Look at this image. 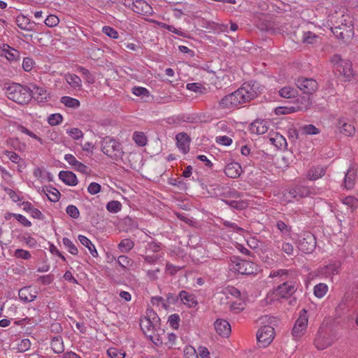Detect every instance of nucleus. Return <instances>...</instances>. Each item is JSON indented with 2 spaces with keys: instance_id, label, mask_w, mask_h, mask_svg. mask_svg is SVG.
<instances>
[{
  "instance_id": "nucleus-46",
  "label": "nucleus",
  "mask_w": 358,
  "mask_h": 358,
  "mask_svg": "<svg viewBox=\"0 0 358 358\" xmlns=\"http://www.w3.org/2000/svg\"><path fill=\"white\" fill-rule=\"evenodd\" d=\"M223 224L225 227L229 228L231 231H235L243 236H245L246 231L243 228L238 227L235 223H233L228 220H225L223 222Z\"/></svg>"
},
{
  "instance_id": "nucleus-22",
  "label": "nucleus",
  "mask_w": 358,
  "mask_h": 358,
  "mask_svg": "<svg viewBox=\"0 0 358 358\" xmlns=\"http://www.w3.org/2000/svg\"><path fill=\"white\" fill-rule=\"evenodd\" d=\"M242 171L240 164L235 162L228 163L224 168V173L231 178H237L241 176Z\"/></svg>"
},
{
  "instance_id": "nucleus-52",
  "label": "nucleus",
  "mask_w": 358,
  "mask_h": 358,
  "mask_svg": "<svg viewBox=\"0 0 358 358\" xmlns=\"http://www.w3.org/2000/svg\"><path fill=\"white\" fill-rule=\"evenodd\" d=\"M298 197V192L295 188H292L287 191L286 193L284 194L283 201L285 202H292L294 199H297Z\"/></svg>"
},
{
  "instance_id": "nucleus-4",
  "label": "nucleus",
  "mask_w": 358,
  "mask_h": 358,
  "mask_svg": "<svg viewBox=\"0 0 358 358\" xmlns=\"http://www.w3.org/2000/svg\"><path fill=\"white\" fill-rule=\"evenodd\" d=\"M331 63L334 69L339 73L344 81H349L353 77L351 62L343 59L340 55H335L331 57Z\"/></svg>"
},
{
  "instance_id": "nucleus-50",
  "label": "nucleus",
  "mask_w": 358,
  "mask_h": 358,
  "mask_svg": "<svg viewBox=\"0 0 358 358\" xmlns=\"http://www.w3.org/2000/svg\"><path fill=\"white\" fill-rule=\"evenodd\" d=\"M17 129L18 131L22 133V134H24L29 136H30L31 138L36 140L37 141H38L40 143H43V140L41 138H40L39 136H38L37 135H36L35 134H34L32 131H31L30 130H29L28 129H27L26 127H24V126L22 125H18L17 127Z\"/></svg>"
},
{
  "instance_id": "nucleus-8",
  "label": "nucleus",
  "mask_w": 358,
  "mask_h": 358,
  "mask_svg": "<svg viewBox=\"0 0 358 358\" xmlns=\"http://www.w3.org/2000/svg\"><path fill=\"white\" fill-rule=\"evenodd\" d=\"M275 337L274 328L270 325L262 327L257 333L259 345L262 348L268 346Z\"/></svg>"
},
{
  "instance_id": "nucleus-45",
  "label": "nucleus",
  "mask_w": 358,
  "mask_h": 358,
  "mask_svg": "<svg viewBox=\"0 0 358 358\" xmlns=\"http://www.w3.org/2000/svg\"><path fill=\"white\" fill-rule=\"evenodd\" d=\"M51 348L55 353H61L64 351L63 342L60 338H54L51 341Z\"/></svg>"
},
{
  "instance_id": "nucleus-27",
  "label": "nucleus",
  "mask_w": 358,
  "mask_h": 358,
  "mask_svg": "<svg viewBox=\"0 0 358 358\" xmlns=\"http://www.w3.org/2000/svg\"><path fill=\"white\" fill-rule=\"evenodd\" d=\"M19 298L23 302H31L36 298V292H32L31 287H25L19 290Z\"/></svg>"
},
{
  "instance_id": "nucleus-39",
  "label": "nucleus",
  "mask_w": 358,
  "mask_h": 358,
  "mask_svg": "<svg viewBox=\"0 0 358 358\" xmlns=\"http://www.w3.org/2000/svg\"><path fill=\"white\" fill-rule=\"evenodd\" d=\"M62 243L70 254L73 255H77L78 254V249L69 238H63Z\"/></svg>"
},
{
  "instance_id": "nucleus-15",
  "label": "nucleus",
  "mask_w": 358,
  "mask_h": 358,
  "mask_svg": "<svg viewBox=\"0 0 358 358\" xmlns=\"http://www.w3.org/2000/svg\"><path fill=\"white\" fill-rule=\"evenodd\" d=\"M152 315H153V321H151V319L150 317H145L141 320L140 324L141 329L143 331L144 334L147 336H149V335H152V332H154L155 329V322L158 321V318L156 316L155 313L150 311V317H151Z\"/></svg>"
},
{
  "instance_id": "nucleus-62",
  "label": "nucleus",
  "mask_w": 358,
  "mask_h": 358,
  "mask_svg": "<svg viewBox=\"0 0 358 358\" xmlns=\"http://www.w3.org/2000/svg\"><path fill=\"white\" fill-rule=\"evenodd\" d=\"M231 208L241 210L248 206V203L245 201H231L227 202Z\"/></svg>"
},
{
  "instance_id": "nucleus-2",
  "label": "nucleus",
  "mask_w": 358,
  "mask_h": 358,
  "mask_svg": "<svg viewBox=\"0 0 358 358\" xmlns=\"http://www.w3.org/2000/svg\"><path fill=\"white\" fill-rule=\"evenodd\" d=\"M8 98L17 103L26 104L31 99V90L20 84L9 86L6 90Z\"/></svg>"
},
{
  "instance_id": "nucleus-59",
  "label": "nucleus",
  "mask_w": 358,
  "mask_h": 358,
  "mask_svg": "<svg viewBox=\"0 0 358 358\" xmlns=\"http://www.w3.org/2000/svg\"><path fill=\"white\" fill-rule=\"evenodd\" d=\"M59 22V18L55 15H49L45 20V24L49 27H56Z\"/></svg>"
},
{
  "instance_id": "nucleus-17",
  "label": "nucleus",
  "mask_w": 358,
  "mask_h": 358,
  "mask_svg": "<svg viewBox=\"0 0 358 358\" xmlns=\"http://www.w3.org/2000/svg\"><path fill=\"white\" fill-rule=\"evenodd\" d=\"M214 327L216 332L222 337H228L231 332V325L225 320L217 319L214 322Z\"/></svg>"
},
{
  "instance_id": "nucleus-10",
  "label": "nucleus",
  "mask_w": 358,
  "mask_h": 358,
  "mask_svg": "<svg viewBox=\"0 0 358 358\" xmlns=\"http://www.w3.org/2000/svg\"><path fill=\"white\" fill-rule=\"evenodd\" d=\"M335 341V336L324 330L320 329L314 343L318 350H324L331 345Z\"/></svg>"
},
{
  "instance_id": "nucleus-60",
  "label": "nucleus",
  "mask_w": 358,
  "mask_h": 358,
  "mask_svg": "<svg viewBox=\"0 0 358 358\" xmlns=\"http://www.w3.org/2000/svg\"><path fill=\"white\" fill-rule=\"evenodd\" d=\"M302 131L303 133L308 135H315L320 133V129L313 124L304 125L302 127Z\"/></svg>"
},
{
  "instance_id": "nucleus-5",
  "label": "nucleus",
  "mask_w": 358,
  "mask_h": 358,
  "mask_svg": "<svg viewBox=\"0 0 358 358\" xmlns=\"http://www.w3.org/2000/svg\"><path fill=\"white\" fill-rule=\"evenodd\" d=\"M229 268L231 271L242 275H252L256 273L259 270V267L255 263L238 257H233L231 259Z\"/></svg>"
},
{
  "instance_id": "nucleus-28",
  "label": "nucleus",
  "mask_w": 358,
  "mask_h": 358,
  "mask_svg": "<svg viewBox=\"0 0 358 358\" xmlns=\"http://www.w3.org/2000/svg\"><path fill=\"white\" fill-rule=\"evenodd\" d=\"M181 301L189 308L195 307L197 305L196 296L186 291H181L179 294Z\"/></svg>"
},
{
  "instance_id": "nucleus-51",
  "label": "nucleus",
  "mask_w": 358,
  "mask_h": 358,
  "mask_svg": "<svg viewBox=\"0 0 358 358\" xmlns=\"http://www.w3.org/2000/svg\"><path fill=\"white\" fill-rule=\"evenodd\" d=\"M3 155H6L8 159L14 164H20L22 159L19 155L13 151L4 150Z\"/></svg>"
},
{
  "instance_id": "nucleus-38",
  "label": "nucleus",
  "mask_w": 358,
  "mask_h": 358,
  "mask_svg": "<svg viewBox=\"0 0 358 358\" xmlns=\"http://www.w3.org/2000/svg\"><path fill=\"white\" fill-rule=\"evenodd\" d=\"M328 291V286L325 283H319L314 287V294L321 299L325 296Z\"/></svg>"
},
{
  "instance_id": "nucleus-56",
  "label": "nucleus",
  "mask_w": 358,
  "mask_h": 358,
  "mask_svg": "<svg viewBox=\"0 0 358 358\" xmlns=\"http://www.w3.org/2000/svg\"><path fill=\"white\" fill-rule=\"evenodd\" d=\"M15 257L22 259H29L31 258V253L28 250L23 249H17L14 252Z\"/></svg>"
},
{
  "instance_id": "nucleus-6",
  "label": "nucleus",
  "mask_w": 358,
  "mask_h": 358,
  "mask_svg": "<svg viewBox=\"0 0 358 358\" xmlns=\"http://www.w3.org/2000/svg\"><path fill=\"white\" fill-rule=\"evenodd\" d=\"M236 92L242 103L255 99L259 93L257 84L252 81L243 83Z\"/></svg>"
},
{
  "instance_id": "nucleus-55",
  "label": "nucleus",
  "mask_w": 358,
  "mask_h": 358,
  "mask_svg": "<svg viewBox=\"0 0 358 358\" xmlns=\"http://www.w3.org/2000/svg\"><path fill=\"white\" fill-rule=\"evenodd\" d=\"M34 65L35 62L32 58L27 57L23 59L22 66L24 71L27 72L31 71Z\"/></svg>"
},
{
  "instance_id": "nucleus-18",
  "label": "nucleus",
  "mask_w": 358,
  "mask_h": 358,
  "mask_svg": "<svg viewBox=\"0 0 358 358\" xmlns=\"http://www.w3.org/2000/svg\"><path fill=\"white\" fill-rule=\"evenodd\" d=\"M177 147L183 154H187L189 150L190 139L186 133H179L176 136Z\"/></svg>"
},
{
  "instance_id": "nucleus-42",
  "label": "nucleus",
  "mask_w": 358,
  "mask_h": 358,
  "mask_svg": "<svg viewBox=\"0 0 358 358\" xmlns=\"http://www.w3.org/2000/svg\"><path fill=\"white\" fill-rule=\"evenodd\" d=\"M107 210L111 213H117L122 209V203L118 201H110L106 206Z\"/></svg>"
},
{
  "instance_id": "nucleus-14",
  "label": "nucleus",
  "mask_w": 358,
  "mask_h": 358,
  "mask_svg": "<svg viewBox=\"0 0 358 358\" xmlns=\"http://www.w3.org/2000/svg\"><path fill=\"white\" fill-rule=\"evenodd\" d=\"M316 241L313 235L308 234L300 240L299 243V249L305 253H310L315 248Z\"/></svg>"
},
{
  "instance_id": "nucleus-20",
  "label": "nucleus",
  "mask_w": 358,
  "mask_h": 358,
  "mask_svg": "<svg viewBox=\"0 0 358 358\" xmlns=\"http://www.w3.org/2000/svg\"><path fill=\"white\" fill-rule=\"evenodd\" d=\"M270 122L266 120H256L250 125V130L257 134H264L268 130Z\"/></svg>"
},
{
  "instance_id": "nucleus-37",
  "label": "nucleus",
  "mask_w": 358,
  "mask_h": 358,
  "mask_svg": "<svg viewBox=\"0 0 358 358\" xmlns=\"http://www.w3.org/2000/svg\"><path fill=\"white\" fill-rule=\"evenodd\" d=\"M133 140L141 147L145 146L148 142L145 134L142 131H135L133 134Z\"/></svg>"
},
{
  "instance_id": "nucleus-1",
  "label": "nucleus",
  "mask_w": 358,
  "mask_h": 358,
  "mask_svg": "<svg viewBox=\"0 0 358 358\" xmlns=\"http://www.w3.org/2000/svg\"><path fill=\"white\" fill-rule=\"evenodd\" d=\"M296 85L303 94L308 96L298 98L296 99L298 106L296 107H292L290 108L285 107L276 108L275 110L276 114H287L296 110H306L310 107L312 103L310 95L317 91L318 87L317 83L314 79L301 77L296 80Z\"/></svg>"
},
{
  "instance_id": "nucleus-43",
  "label": "nucleus",
  "mask_w": 358,
  "mask_h": 358,
  "mask_svg": "<svg viewBox=\"0 0 358 358\" xmlns=\"http://www.w3.org/2000/svg\"><path fill=\"white\" fill-rule=\"evenodd\" d=\"M186 88L189 91L199 94H204L206 92V89L198 83H187Z\"/></svg>"
},
{
  "instance_id": "nucleus-58",
  "label": "nucleus",
  "mask_w": 358,
  "mask_h": 358,
  "mask_svg": "<svg viewBox=\"0 0 358 358\" xmlns=\"http://www.w3.org/2000/svg\"><path fill=\"white\" fill-rule=\"evenodd\" d=\"M232 139L227 136H217L215 138V142L221 145L229 146L232 143Z\"/></svg>"
},
{
  "instance_id": "nucleus-26",
  "label": "nucleus",
  "mask_w": 358,
  "mask_h": 358,
  "mask_svg": "<svg viewBox=\"0 0 358 358\" xmlns=\"http://www.w3.org/2000/svg\"><path fill=\"white\" fill-rule=\"evenodd\" d=\"M34 177L41 182H51L53 180V176L46 171L43 168H36L33 173Z\"/></svg>"
},
{
  "instance_id": "nucleus-64",
  "label": "nucleus",
  "mask_w": 358,
  "mask_h": 358,
  "mask_svg": "<svg viewBox=\"0 0 358 358\" xmlns=\"http://www.w3.org/2000/svg\"><path fill=\"white\" fill-rule=\"evenodd\" d=\"M185 358H199L195 349L192 346H187L184 350Z\"/></svg>"
},
{
  "instance_id": "nucleus-23",
  "label": "nucleus",
  "mask_w": 358,
  "mask_h": 358,
  "mask_svg": "<svg viewBox=\"0 0 358 358\" xmlns=\"http://www.w3.org/2000/svg\"><path fill=\"white\" fill-rule=\"evenodd\" d=\"M31 92V97L39 103H44L50 99V94L44 87L34 86Z\"/></svg>"
},
{
  "instance_id": "nucleus-34",
  "label": "nucleus",
  "mask_w": 358,
  "mask_h": 358,
  "mask_svg": "<svg viewBox=\"0 0 358 358\" xmlns=\"http://www.w3.org/2000/svg\"><path fill=\"white\" fill-rule=\"evenodd\" d=\"M269 140L272 144L278 148H282L287 145L285 138L280 134H275L273 136H271Z\"/></svg>"
},
{
  "instance_id": "nucleus-29",
  "label": "nucleus",
  "mask_w": 358,
  "mask_h": 358,
  "mask_svg": "<svg viewBox=\"0 0 358 358\" xmlns=\"http://www.w3.org/2000/svg\"><path fill=\"white\" fill-rule=\"evenodd\" d=\"M326 173V169L322 166H315L311 168L307 173L306 177L310 180H316L323 176Z\"/></svg>"
},
{
  "instance_id": "nucleus-24",
  "label": "nucleus",
  "mask_w": 358,
  "mask_h": 358,
  "mask_svg": "<svg viewBox=\"0 0 358 358\" xmlns=\"http://www.w3.org/2000/svg\"><path fill=\"white\" fill-rule=\"evenodd\" d=\"M59 178L66 185L72 187L77 185L78 182L76 174L69 171H61L59 173Z\"/></svg>"
},
{
  "instance_id": "nucleus-53",
  "label": "nucleus",
  "mask_w": 358,
  "mask_h": 358,
  "mask_svg": "<svg viewBox=\"0 0 358 358\" xmlns=\"http://www.w3.org/2000/svg\"><path fill=\"white\" fill-rule=\"evenodd\" d=\"M31 347V342L29 339H22L17 345V350L20 352H23L28 350Z\"/></svg>"
},
{
  "instance_id": "nucleus-41",
  "label": "nucleus",
  "mask_w": 358,
  "mask_h": 358,
  "mask_svg": "<svg viewBox=\"0 0 358 358\" xmlns=\"http://www.w3.org/2000/svg\"><path fill=\"white\" fill-rule=\"evenodd\" d=\"M134 246V242L129 238H125L121 241L118 245V248L122 252H127L131 250Z\"/></svg>"
},
{
  "instance_id": "nucleus-44",
  "label": "nucleus",
  "mask_w": 358,
  "mask_h": 358,
  "mask_svg": "<svg viewBox=\"0 0 358 358\" xmlns=\"http://www.w3.org/2000/svg\"><path fill=\"white\" fill-rule=\"evenodd\" d=\"M48 123L51 126L60 124L63 121V116L60 113H53L48 116Z\"/></svg>"
},
{
  "instance_id": "nucleus-32",
  "label": "nucleus",
  "mask_w": 358,
  "mask_h": 358,
  "mask_svg": "<svg viewBox=\"0 0 358 358\" xmlns=\"http://www.w3.org/2000/svg\"><path fill=\"white\" fill-rule=\"evenodd\" d=\"M355 178L356 174L355 170L352 168H350L348 170V172L345 174L344 178V185L346 189H350L354 187Z\"/></svg>"
},
{
  "instance_id": "nucleus-40",
  "label": "nucleus",
  "mask_w": 358,
  "mask_h": 358,
  "mask_svg": "<svg viewBox=\"0 0 358 358\" xmlns=\"http://www.w3.org/2000/svg\"><path fill=\"white\" fill-rule=\"evenodd\" d=\"M245 298L236 299L231 301L230 304V309L234 313H239L245 308Z\"/></svg>"
},
{
  "instance_id": "nucleus-13",
  "label": "nucleus",
  "mask_w": 358,
  "mask_h": 358,
  "mask_svg": "<svg viewBox=\"0 0 358 358\" xmlns=\"http://www.w3.org/2000/svg\"><path fill=\"white\" fill-rule=\"evenodd\" d=\"M336 127L341 134L346 136H352L355 134L354 125L349 123L344 117H340L337 120Z\"/></svg>"
},
{
  "instance_id": "nucleus-19",
  "label": "nucleus",
  "mask_w": 358,
  "mask_h": 358,
  "mask_svg": "<svg viewBox=\"0 0 358 358\" xmlns=\"http://www.w3.org/2000/svg\"><path fill=\"white\" fill-rule=\"evenodd\" d=\"M40 194H44L52 202H57L60 198V192L53 187H34Z\"/></svg>"
},
{
  "instance_id": "nucleus-35",
  "label": "nucleus",
  "mask_w": 358,
  "mask_h": 358,
  "mask_svg": "<svg viewBox=\"0 0 358 358\" xmlns=\"http://www.w3.org/2000/svg\"><path fill=\"white\" fill-rule=\"evenodd\" d=\"M279 94L281 97L291 99L296 96L297 91L292 87H284L279 90Z\"/></svg>"
},
{
  "instance_id": "nucleus-54",
  "label": "nucleus",
  "mask_w": 358,
  "mask_h": 358,
  "mask_svg": "<svg viewBox=\"0 0 358 358\" xmlns=\"http://www.w3.org/2000/svg\"><path fill=\"white\" fill-rule=\"evenodd\" d=\"M102 31L103 34H105L108 37L117 39L119 37L118 32L113 27L109 26H104L102 28Z\"/></svg>"
},
{
  "instance_id": "nucleus-33",
  "label": "nucleus",
  "mask_w": 358,
  "mask_h": 358,
  "mask_svg": "<svg viewBox=\"0 0 358 358\" xmlns=\"http://www.w3.org/2000/svg\"><path fill=\"white\" fill-rule=\"evenodd\" d=\"M60 101L66 107L73 109L78 108L80 105L78 99L68 96H62Z\"/></svg>"
},
{
  "instance_id": "nucleus-63",
  "label": "nucleus",
  "mask_w": 358,
  "mask_h": 358,
  "mask_svg": "<svg viewBox=\"0 0 358 358\" xmlns=\"http://www.w3.org/2000/svg\"><path fill=\"white\" fill-rule=\"evenodd\" d=\"M132 93L138 96H149V91L143 87H134L132 89Z\"/></svg>"
},
{
  "instance_id": "nucleus-7",
  "label": "nucleus",
  "mask_w": 358,
  "mask_h": 358,
  "mask_svg": "<svg viewBox=\"0 0 358 358\" xmlns=\"http://www.w3.org/2000/svg\"><path fill=\"white\" fill-rule=\"evenodd\" d=\"M308 322L307 312L305 309H303L292 331V336L295 341H299L305 334Z\"/></svg>"
},
{
  "instance_id": "nucleus-31",
  "label": "nucleus",
  "mask_w": 358,
  "mask_h": 358,
  "mask_svg": "<svg viewBox=\"0 0 358 358\" xmlns=\"http://www.w3.org/2000/svg\"><path fill=\"white\" fill-rule=\"evenodd\" d=\"M64 78L67 83L75 90H80L82 87V81L79 76L73 73H66Z\"/></svg>"
},
{
  "instance_id": "nucleus-57",
  "label": "nucleus",
  "mask_w": 358,
  "mask_h": 358,
  "mask_svg": "<svg viewBox=\"0 0 358 358\" xmlns=\"http://www.w3.org/2000/svg\"><path fill=\"white\" fill-rule=\"evenodd\" d=\"M66 213L73 219H78L80 216V212L78 208L73 205H69L66 209Z\"/></svg>"
},
{
  "instance_id": "nucleus-3",
  "label": "nucleus",
  "mask_w": 358,
  "mask_h": 358,
  "mask_svg": "<svg viewBox=\"0 0 358 358\" xmlns=\"http://www.w3.org/2000/svg\"><path fill=\"white\" fill-rule=\"evenodd\" d=\"M101 151L114 160L122 159L124 155L120 143L116 139L109 136L103 138Z\"/></svg>"
},
{
  "instance_id": "nucleus-36",
  "label": "nucleus",
  "mask_w": 358,
  "mask_h": 358,
  "mask_svg": "<svg viewBox=\"0 0 358 358\" xmlns=\"http://www.w3.org/2000/svg\"><path fill=\"white\" fill-rule=\"evenodd\" d=\"M278 229L282 233L283 238L290 236L292 227L286 224L283 221L279 220L276 223Z\"/></svg>"
},
{
  "instance_id": "nucleus-16",
  "label": "nucleus",
  "mask_w": 358,
  "mask_h": 358,
  "mask_svg": "<svg viewBox=\"0 0 358 358\" xmlns=\"http://www.w3.org/2000/svg\"><path fill=\"white\" fill-rule=\"evenodd\" d=\"M132 10L138 14L150 15L152 8L144 0H135L132 2Z\"/></svg>"
},
{
  "instance_id": "nucleus-21",
  "label": "nucleus",
  "mask_w": 358,
  "mask_h": 358,
  "mask_svg": "<svg viewBox=\"0 0 358 358\" xmlns=\"http://www.w3.org/2000/svg\"><path fill=\"white\" fill-rule=\"evenodd\" d=\"M296 287L292 282H285L278 286L275 289V294L282 298H286L295 292Z\"/></svg>"
},
{
  "instance_id": "nucleus-25",
  "label": "nucleus",
  "mask_w": 358,
  "mask_h": 358,
  "mask_svg": "<svg viewBox=\"0 0 358 358\" xmlns=\"http://www.w3.org/2000/svg\"><path fill=\"white\" fill-rule=\"evenodd\" d=\"M15 22L17 27L24 31H31L34 29V22L24 15H17Z\"/></svg>"
},
{
  "instance_id": "nucleus-30",
  "label": "nucleus",
  "mask_w": 358,
  "mask_h": 358,
  "mask_svg": "<svg viewBox=\"0 0 358 358\" xmlns=\"http://www.w3.org/2000/svg\"><path fill=\"white\" fill-rule=\"evenodd\" d=\"M78 241L82 245L86 247L93 257H98V252L92 242L84 235H78Z\"/></svg>"
},
{
  "instance_id": "nucleus-9",
  "label": "nucleus",
  "mask_w": 358,
  "mask_h": 358,
  "mask_svg": "<svg viewBox=\"0 0 358 358\" xmlns=\"http://www.w3.org/2000/svg\"><path fill=\"white\" fill-rule=\"evenodd\" d=\"M341 263L339 261H331L328 264L319 268L316 271V275L321 278H332L339 273Z\"/></svg>"
},
{
  "instance_id": "nucleus-61",
  "label": "nucleus",
  "mask_w": 358,
  "mask_h": 358,
  "mask_svg": "<svg viewBox=\"0 0 358 358\" xmlns=\"http://www.w3.org/2000/svg\"><path fill=\"white\" fill-rule=\"evenodd\" d=\"M331 31L338 38L341 39H344L346 36V33H345L344 31H345L346 32H348V30H345V28L341 27H333L331 28Z\"/></svg>"
},
{
  "instance_id": "nucleus-49",
  "label": "nucleus",
  "mask_w": 358,
  "mask_h": 358,
  "mask_svg": "<svg viewBox=\"0 0 358 358\" xmlns=\"http://www.w3.org/2000/svg\"><path fill=\"white\" fill-rule=\"evenodd\" d=\"M66 134L73 140H79L83 138V132L78 128H71L66 129Z\"/></svg>"
},
{
  "instance_id": "nucleus-47",
  "label": "nucleus",
  "mask_w": 358,
  "mask_h": 358,
  "mask_svg": "<svg viewBox=\"0 0 358 358\" xmlns=\"http://www.w3.org/2000/svg\"><path fill=\"white\" fill-rule=\"evenodd\" d=\"M107 355L110 358H124L126 356L125 352L116 348H110L107 350Z\"/></svg>"
},
{
  "instance_id": "nucleus-12",
  "label": "nucleus",
  "mask_w": 358,
  "mask_h": 358,
  "mask_svg": "<svg viewBox=\"0 0 358 358\" xmlns=\"http://www.w3.org/2000/svg\"><path fill=\"white\" fill-rule=\"evenodd\" d=\"M0 57H5L10 62H14L20 60V53L10 45L3 44L0 47Z\"/></svg>"
},
{
  "instance_id": "nucleus-11",
  "label": "nucleus",
  "mask_w": 358,
  "mask_h": 358,
  "mask_svg": "<svg viewBox=\"0 0 358 358\" xmlns=\"http://www.w3.org/2000/svg\"><path fill=\"white\" fill-rule=\"evenodd\" d=\"M241 104L242 103L236 91L224 96L219 103L220 107L225 110H234Z\"/></svg>"
},
{
  "instance_id": "nucleus-48",
  "label": "nucleus",
  "mask_w": 358,
  "mask_h": 358,
  "mask_svg": "<svg viewBox=\"0 0 358 358\" xmlns=\"http://www.w3.org/2000/svg\"><path fill=\"white\" fill-rule=\"evenodd\" d=\"M317 39L318 36L311 31L304 32L303 36V41L307 44H315L317 42Z\"/></svg>"
}]
</instances>
